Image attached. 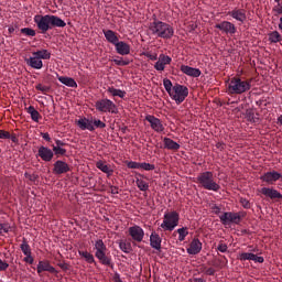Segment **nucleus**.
<instances>
[{"label": "nucleus", "instance_id": "12", "mask_svg": "<svg viewBox=\"0 0 282 282\" xmlns=\"http://www.w3.org/2000/svg\"><path fill=\"white\" fill-rule=\"evenodd\" d=\"M172 61L173 58H171V56L161 54L154 64V69H156V72H164L166 65H171Z\"/></svg>", "mask_w": 282, "mask_h": 282}, {"label": "nucleus", "instance_id": "46", "mask_svg": "<svg viewBox=\"0 0 282 282\" xmlns=\"http://www.w3.org/2000/svg\"><path fill=\"white\" fill-rule=\"evenodd\" d=\"M93 124H94V129H105V127H107V124L102 122L100 119L94 120Z\"/></svg>", "mask_w": 282, "mask_h": 282}, {"label": "nucleus", "instance_id": "11", "mask_svg": "<svg viewBox=\"0 0 282 282\" xmlns=\"http://www.w3.org/2000/svg\"><path fill=\"white\" fill-rule=\"evenodd\" d=\"M145 120L150 123L151 129L156 133H162V131H164V124H162V121L155 116L148 115L145 116Z\"/></svg>", "mask_w": 282, "mask_h": 282}, {"label": "nucleus", "instance_id": "31", "mask_svg": "<svg viewBox=\"0 0 282 282\" xmlns=\"http://www.w3.org/2000/svg\"><path fill=\"white\" fill-rule=\"evenodd\" d=\"M107 91L108 94H110V96H117L118 98H124V96H127V93L124 90L115 87H108Z\"/></svg>", "mask_w": 282, "mask_h": 282}, {"label": "nucleus", "instance_id": "62", "mask_svg": "<svg viewBox=\"0 0 282 282\" xmlns=\"http://www.w3.org/2000/svg\"><path fill=\"white\" fill-rule=\"evenodd\" d=\"M213 210H214V213L217 214V213H219L221 209H220L218 206H214V207H213Z\"/></svg>", "mask_w": 282, "mask_h": 282}, {"label": "nucleus", "instance_id": "45", "mask_svg": "<svg viewBox=\"0 0 282 282\" xmlns=\"http://www.w3.org/2000/svg\"><path fill=\"white\" fill-rule=\"evenodd\" d=\"M142 171H155V165L151 163L143 162L141 163Z\"/></svg>", "mask_w": 282, "mask_h": 282}, {"label": "nucleus", "instance_id": "6", "mask_svg": "<svg viewBox=\"0 0 282 282\" xmlns=\"http://www.w3.org/2000/svg\"><path fill=\"white\" fill-rule=\"evenodd\" d=\"M95 257L102 263V265H111V259L107 257V246L102 239L95 241Z\"/></svg>", "mask_w": 282, "mask_h": 282}, {"label": "nucleus", "instance_id": "14", "mask_svg": "<svg viewBox=\"0 0 282 282\" xmlns=\"http://www.w3.org/2000/svg\"><path fill=\"white\" fill-rule=\"evenodd\" d=\"M129 235L133 239V241H138L140 243V241L144 239V229H142V227L138 225H134L129 228Z\"/></svg>", "mask_w": 282, "mask_h": 282}, {"label": "nucleus", "instance_id": "40", "mask_svg": "<svg viewBox=\"0 0 282 282\" xmlns=\"http://www.w3.org/2000/svg\"><path fill=\"white\" fill-rule=\"evenodd\" d=\"M163 86L165 91H167L169 95L173 91V83L171 82V79L169 78L163 79Z\"/></svg>", "mask_w": 282, "mask_h": 282}, {"label": "nucleus", "instance_id": "49", "mask_svg": "<svg viewBox=\"0 0 282 282\" xmlns=\"http://www.w3.org/2000/svg\"><path fill=\"white\" fill-rule=\"evenodd\" d=\"M10 268L8 261L0 259V272H6Z\"/></svg>", "mask_w": 282, "mask_h": 282}, {"label": "nucleus", "instance_id": "35", "mask_svg": "<svg viewBox=\"0 0 282 282\" xmlns=\"http://www.w3.org/2000/svg\"><path fill=\"white\" fill-rule=\"evenodd\" d=\"M135 184L140 191L142 192L149 191V183H147V181L144 180L137 178Z\"/></svg>", "mask_w": 282, "mask_h": 282}, {"label": "nucleus", "instance_id": "41", "mask_svg": "<svg viewBox=\"0 0 282 282\" xmlns=\"http://www.w3.org/2000/svg\"><path fill=\"white\" fill-rule=\"evenodd\" d=\"M246 118L249 122H259V117L253 111H247Z\"/></svg>", "mask_w": 282, "mask_h": 282}, {"label": "nucleus", "instance_id": "22", "mask_svg": "<svg viewBox=\"0 0 282 282\" xmlns=\"http://www.w3.org/2000/svg\"><path fill=\"white\" fill-rule=\"evenodd\" d=\"M117 54H120L121 56H127L131 54V46L127 44L126 42L119 41L115 44Z\"/></svg>", "mask_w": 282, "mask_h": 282}, {"label": "nucleus", "instance_id": "19", "mask_svg": "<svg viewBox=\"0 0 282 282\" xmlns=\"http://www.w3.org/2000/svg\"><path fill=\"white\" fill-rule=\"evenodd\" d=\"M181 72L186 74V76H191L192 78H199L202 76V70H199V68H194L188 65H182Z\"/></svg>", "mask_w": 282, "mask_h": 282}, {"label": "nucleus", "instance_id": "18", "mask_svg": "<svg viewBox=\"0 0 282 282\" xmlns=\"http://www.w3.org/2000/svg\"><path fill=\"white\" fill-rule=\"evenodd\" d=\"M53 173H55V175L69 173V165L65 161H56L54 163Z\"/></svg>", "mask_w": 282, "mask_h": 282}, {"label": "nucleus", "instance_id": "56", "mask_svg": "<svg viewBox=\"0 0 282 282\" xmlns=\"http://www.w3.org/2000/svg\"><path fill=\"white\" fill-rule=\"evenodd\" d=\"M240 204L243 208H250V200L246 198H240Z\"/></svg>", "mask_w": 282, "mask_h": 282}, {"label": "nucleus", "instance_id": "58", "mask_svg": "<svg viewBox=\"0 0 282 282\" xmlns=\"http://www.w3.org/2000/svg\"><path fill=\"white\" fill-rule=\"evenodd\" d=\"M41 135L43 140H46V142H50V140H52V138L50 137V133L47 132H42Z\"/></svg>", "mask_w": 282, "mask_h": 282}, {"label": "nucleus", "instance_id": "61", "mask_svg": "<svg viewBox=\"0 0 282 282\" xmlns=\"http://www.w3.org/2000/svg\"><path fill=\"white\" fill-rule=\"evenodd\" d=\"M110 192L112 195H118V187H110Z\"/></svg>", "mask_w": 282, "mask_h": 282}, {"label": "nucleus", "instance_id": "33", "mask_svg": "<svg viewBox=\"0 0 282 282\" xmlns=\"http://www.w3.org/2000/svg\"><path fill=\"white\" fill-rule=\"evenodd\" d=\"M26 111L28 113H30L31 120H33V122H39V119L41 118V113L37 112L34 106H29L26 108Z\"/></svg>", "mask_w": 282, "mask_h": 282}, {"label": "nucleus", "instance_id": "2", "mask_svg": "<svg viewBox=\"0 0 282 282\" xmlns=\"http://www.w3.org/2000/svg\"><path fill=\"white\" fill-rule=\"evenodd\" d=\"M149 30L151 34L158 36L159 39H173V35L175 34V30L173 26H171V24L160 20H155L154 22L150 23Z\"/></svg>", "mask_w": 282, "mask_h": 282}, {"label": "nucleus", "instance_id": "30", "mask_svg": "<svg viewBox=\"0 0 282 282\" xmlns=\"http://www.w3.org/2000/svg\"><path fill=\"white\" fill-rule=\"evenodd\" d=\"M33 56H36L41 61L42 59L50 61V58L52 57V53H50V51L47 50H40V51L33 52Z\"/></svg>", "mask_w": 282, "mask_h": 282}, {"label": "nucleus", "instance_id": "48", "mask_svg": "<svg viewBox=\"0 0 282 282\" xmlns=\"http://www.w3.org/2000/svg\"><path fill=\"white\" fill-rule=\"evenodd\" d=\"M142 55L149 58L150 61H158V53L152 54L151 52H143Z\"/></svg>", "mask_w": 282, "mask_h": 282}, {"label": "nucleus", "instance_id": "15", "mask_svg": "<svg viewBox=\"0 0 282 282\" xmlns=\"http://www.w3.org/2000/svg\"><path fill=\"white\" fill-rule=\"evenodd\" d=\"M37 155L44 162H52V160L54 159V152L52 151V149L47 147H40L37 151Z\"/></svg>", "mask_w": 282, "mask_h": 282}, {"label": "nucleus", "instance_id": "43", "mask_svg": "<svg viewBox=\"0 0 282 282\" xmlns=\"http://www.w3.org/2000/svg\"><path fill=\"white\" fill-rule=\"evenodd\" d=\"M21 33L25 34V36H36V31H34V29H30V28L21 29Z\"/></svg>", "mask_w": 282, "mask_h": 282}, {"label": "nucleus", "instance_id": "23", "mask_svg": "<svg viewBox=\"0 0 282 282\" xmlns=\"http://www.w3.org/2000/svg\"><path fill=\"white\" fill-rule=\"evenodd\" d=\"M26 64L33 69H43V61L36 55H32L30 58H28Z\"/></svg>", "mask_w": 282, "mask_h": 282}, {"label": "nucleus", "instance_id": "39", "mask_svg": "<svg viewBox=\"0 0 282 282\" xmlns=\"http://www.w3.org/2000/svg\"><path fill=\"white\" fill-rule=\"evenodd\" d=\"M20 248L24 256L32 254V249L30 248V245L28 243V241L24 240L21 243Z\"/></svg>", "mask_w": 282, "mask_h": 282}, {"label": "nucleus", "instance_id": "8", "mask_svg": "<svg viewBox=\"0 0 282 282\" xmlns=\"http://www.w3.org/2000/svg\"><path fill=\"white\" fill-rule=\"evenodd\" d=\"M95 108L99 113H118V106L111 99H99L95 102Z\"/></svg>", "mask_w": 282, "mask_h": 282}, {"label": "nucleus", "instance_id": "9", "mask_svg": "<svg viewBox=\"0 0 282 282\" xmlns=\"http://www.w3.org/2000/svg\"><path fill=\"white\" fill-rule=\"evenodd\" d=\"M219 219L224 226H230V224H239L241 216L237 213L226 212L219 216Z\"/></svg>", "mask_w": 282, "mask_h": 282}, {"label": "nucleus", "instance_id": "17", "mask_svg": "<svg viewBox=\"0 0 282 282\" xmlns=\"http://www.w3.org/2000/svg\"><path fill=\"white\" fill-rule=\"evenodd\" d=\"M260 193L264 195V197H269V199H282V193L270 187H262Z\"/></svg>", "mask_w": 282, "mask_h": 282}, {"label": "nucleus", "instance_id": "55", "mask_svg": "<svg viewBox=\"0 0 282 282\" xmlns=\"http://www.w3.org/2000/svg\"><path fill=\"white\" fill-rule=\"evenodd\" d=\"M23 261L25 263H30V265H32V263H34V258H32V254H26V256H24Z\"/></svg>", "mask_w": 282, "mask_h": 282}, {"label": "nucleus", "instance_id": "63", "mask_svg": "<svg viewBox=\"0 0 282 282\" xmlns=\"http://www.w3.org/2000/svg\"><path fill=\"white\" fill-rule=\"evenodd\" d=\"M279 29L282 30V17L280 18Z\"/></svg>", "mask_w": 282, "mask_h": 282}, {"label": "nucleus", "instance_id": "13", "mask_svg": "<svg viewBox=\"0 0 282 282\" xmlns=\"http://www.w3.org/2000/svg\"><path fill=\"white\" fill-rule=\"evenodd\" d=\"M216 30H220V32H224L225 34H236L237 33V26L232 24V22L229 21H223L215 25Z\"/></svg>", "mask_w": 282, "mask_h": 282}, {"label": "nucleus", "instance_id": "50", "mask_svg": "<svg viewBox=\"0 0 282 282\" xmlns=\"http://www.w3.org/2000/svg\"><path fill=\"white\" fill-rule=\"evenodd\" d=\"M24 177L26 180H30V182H36V180H39V175L36 174H30L28 172L24 173Z\"/></svg>", "mask_w": 282, "mask_h": 282}, {"label": "nucleus", "instance_id": "38", "mask_svg": "<svg viewBox=\"0 0 282 282\" xmlns=\"http://www.w3.org/2000/svg\"><path fill=\"white\" fill-rule=\"evenodd\" d=\"M177 232H178V241H184V239L188 237V229L186 227L178 228Z\"/></svg>", "mask_w": 282, "mask_h": 282}, {"label": "nucleus", "instance_id": "54", "mask_svg": "<svg viewBox=\"0 0 282 282\" xmlns=\"http://www.w3.org/2000/svg\"><path fill=\"white\" fill-rule=\"evenodd\" d=\"M127 166H128V169H141V163L130 161V162H128Z\"/></svg>", "mask_w": 282, "mask_h": 282}, {"label": "nucleus", "instance_id": "27", "mask_svg": "<svg viewBox=\"0 0 282 282\" xmlns=\"http://www.w3.org/2000/svg\"><path fill=\"white\" fill-rule=\"evenodd\" d=\"M41 272H56V269L50 264V262L40 261L37 264V274Z\"/></svg>", "mask_w": 282, "mask_h": 282}, {"label": "nucleus", "instance_id": "25", "mask_svg": "<svg viewBox=\"0 0 282 282\" xmlns=\"http://www.w3.org/2000/svg\"><path fill=\"white\" fill-rule=\"evenodd\" d=\"M77 124L79 127V129H82V131L88 130V131H94V121L89 120V119H79L77 121Z\"/></svg>", "mask_w": 282, "mask_h": 282}, {"label": "nucleus", "instance_id": "37", "mask_svg": "<svg viewBox=\"0 0 282 282\" xmlns=\"http://www.w3.org/2000/svg\"><path fill=\"white\" fill-rule=\"evenodd\" d=\"M112 63L116 65H119L121 67H124V66L129 65L131 63V61H129V58L117 57V58L112 59Z\"/></svg>", "mask_w": 282, "mask_h": 282}, {"label": "nucleus", "instance_id": "24", "mask_svg": "<svg viewBox=\"0 0 282 282\" xmlns=\"http://www.w3.org/2000/svg\"><path fill=\"white\" fill-rule=\"evenodd\" d=\"M150 246L151 248H154V250H161L162 248V238H160V235L158 232H152L150 236Z\"/></svg>", "mask_w": 282, "mask_h": 282}, {"label": "nucleus", "instance_id": "59", "mask_svg": "<svg viewBox=\"0 0 282 282\" xmlns=\"http://www.w3.org/2000/svg\"><path fill=\"white\" fill-rule=\"evenodd\" d=\"M206 274H207L208 276H213V274H215V269H213V268L207 269V270H206Z\"/></svg>", "mask_w": 282, "mask_h": 282}, {"label": "nucleus", "instance_id": "44", "mask_svg": "<svg viewBox=\"0 0 282 282\" xmlns=\"http://www.w3.org/2000/svg\"><path fill=\"white\" fill-rule=\"evenodd\" d=\"M12 230V227L8 223L0 224V235H3V232H10Z\"/></svg>", "mask_w": 282, "mask_h": 282}, {"label": "nucleus", "instance_id": "57", "mask_svg": "<svg viewBox=\"0 0 282 282\" xmlns=\"http://www.w3.org/2000/svg\"><path fill=\"white\" fill-rule=\"evenodd\" d=\"M219 252H227L228 246L226 243H220L217 248Z\"/></svg>", "mask_w": 282, "mask_h": 282}, {"label": "nucleus", "instance_id": "10", "mask_svg": "<svg viewBox=\"0 0 282 282\" xmlns=\"http://www.w3.org/2000/svg\"><path fill=\"white\" fill-rule=\"evenodd\" d=\"M228 17H231V19L238 21V23H246V21L248 20L246 9L235 8L228 12Z\"/></svg>", "mask_w": 282, "mask_h": 282}, {"label": "nucleus", "instance_id": "34", "mask_svg": "<svg viewBox=\"0 0 282 282\" xmlns=\"http://www.w3.org/2000/svg\"><path fill=\"white\" fill-rule=\"evenodd\" d=\"M79 257H83L87 263H95L96 259L94 258V254L89 253L88 251H78Z\"/></svg>", "mask_w": 282, "mask_h": 282}, {"label": "nucleus", "instance_id": "5", "mask_svg": "<svg viewBox=\"0 0 282 282\" xmlns=\"http://www.w3.org/2000/svg\"><path fill=\"white\" fill-rule=\"evenodd\" d=\"M178 224H180V214H177V212H170L164 214L161 228H163V230H169L170 232H172V230H175V228H177Z\"/></svg>", "mask_w": 282, "mask_h": 282}, {"label": "nucleus", "instance_id": "26", "mask_svg": "<svg viewBox=\"0 0 282 282\" xmlns=\"http://www.w3.org/2000/svg\"><path fill=\"white\" fill-rule=\"evenodd\" d=\"M163 144L164 149H167L169 151H180V143L175 142L171 138H164Z\"/></svg>", "mask_w": 282, "mask_h": 282}, {"label": "nucleus", "instance_id": "3", "mask_svg": "<svg viewBox=\"0 0 282 282\" xmlns=\"http://www.w3.org/2000/svg\"><path fill=\"white\" fill-rule=\"evenodd\" d=\"M197 184L205 188V191H213L214 193H218L221 189V185L215 182V175L213 172H203L196 177Z\"/></svg>", "mask_w": 282, "mask_h": 282}, {"label": "nucleus", "instance_id": "51", "mask_svg": "<svg viewBox=\"0 0 282 282\" xmlns=\"http://www.w3.org/2000/svg\"><path fill=\"white\" fill-rule=\"evenodd\" d=\"M35 88L37 89V91H42L43 94H46V91H50V87L43 84H37Z\"/></svg>", "mask_w": 282, "mask_h": 282}, {"label": "nucleus", "instance_id": "1", "mask_svg": "<svg viewBox=\"0 0 282 282\" xmlns=\"http://www.w3.org/2000/svg\"><path fill=\"white\" fill-rule=\"evenodd\" d=\"M33 21L36 23L37 29L42 32V34H45V32L52 30L53 28H65V25H67L63 19L50 14H36L34 15Z\"/></svg>", "mask_w": 282, "mask_h": 282}, {"label": "nucleus", "instance_id": "32", "mask_svg": "<svg viewBox=\"0 0 282 282\" xmlns=\"http://www.w3.org/2000/svg\"><path fill=\"white\" fill-rule=\"evenodd\" d=\"M96 166L97 169H99V171H101L102 173H106V175H111V173H113V170H111V167H109V165H107L102 161H98L96 163Z\"/></svg>", "mask_w": 282, "mask_h": 282}, {"label": "nucleus", "instance_id": "53", "mask_svg": "<svg viewBox=\"0 0 282 282\" xmlns=\"http://www.w3.org/2000/svg\"><path fill=\"white\" fill-rule=\"evenodd\" d=\"M0 140H10V132L0 130Z\"/></svg>", "mask_w": 282, "mask_h": 282}, {"label": "nucleus", "instance_id": "4", "mask_svg": "<svg viewBox=\"0 0 282 282\" xmlns=\"http://www.w3.org/2000/svg\"><path fill=\"white\" fill-rule=\"evenodd\" d=\"M252 88V80H243L239 77H232L228 84L229 94H246Z\"/></svg>", "mask_w": 282, "mask_h": 282}, {"label": "nucleus", "instance_id": "21", "mask_svg": "<svg viewBox=\"0 0 282 282\" xmlns=\"http://www.w3.org/2000/svg\"><path fill=\"white\" fill-rule=\"evenodd\" d=\"M202 241L199 239L194 238L187 248V254H199L202 252Z\"/></svg>", "mask_w": 282, "mask_h": 282}, {"label": "nucleus", "instance_id": "60", "mask_svg": "<svg viewBox=\"0 0 282 282\" xmlns=\"http://www.w3.org/2000/svg\"><path fill=\"white\" fill-rule=\"evenodd\" d=\"M55 144H56L55 147H61V148L65 147V142H63L61 140H56Z\"/></svg>", "mask_w": 282, "mask_h": 282}, {"label": "nucleus", "instance_id": "47", "mask_svg": "<svg viewBox=\"0 0 282 282\" xmlns=\"http://www.w3.org/2000/svg\"><path fill=\"white\" fill-rule=\"evenodd\" d=\"M53 151L55 155H65L67 153V150L61 147H53Z\"/></svg>", "mask_w": 282, "mask_h": 282}, {"label": "nucleus", "instance_id": "64", "mask_svg": "<svg viewBox=\"0 0 282 282\" xmlns=\"http://www.w3.org/2000/svg\"><path fill=\"white\" fill-rule=\"evenodd\" d=\"M9 32H14V29H9Z\"/></svg>", "mask_w": 282, "mask_h": 282}, {"label": "nucleus", "instance_id": "7", "mask_svg": "<svg viewBox=\"0 0 282 282\" xmlns=\"http://www.w3.org/2000/svg\"><path fill=\"white\" fill-rule=\"evenodd\" d=\"M169 96L176 105H182L188 98V87L176 84L173 86L172 93Z\"/></svg>", "mask_w": 282, "mask_h": 282}, {"label": "nucleus", "instance_id": "16", "mask_svg": "<svg viewBox=\"0 0 282 282\" xmlns=\"http://www.w3.org/2000/svg\"><path fill=\"white\" fill-rule=\"evenodd\" d=\"M260 180L262 182H265L267 184H274V182H278V180H282V175L279 172H267L262 176H260Z\"/></svg>", "mask_w": 282, "mask_h": 282}, {"label": "nucleus", "instance_id": "42", "mask_svg": "<svg viewBox=\"0 0 282 282\" xmlns=\"http://www.w3.org/2000/svg\"><path fill=\"white\" fill-rule=\"evenodd\" d=\"M119 248L126 254H129V252H131V245H129V243H127L124 241H120L119 242Z\"/></svg>", "mask_w": 282, "mask_h": 282}, {"label": "nucleus", "instance_id": "36", "mask_svg": "<svg viewBox=\"0 0 282 282\" xmlns=\"http://www.w3.org/2000/svg\"><path fill=\"white\" fill-rule=\"evenodd\" d=\"M270 43H279L281 41V34L279 31H273L269 34Z\"/></svg>", "mask_w": 282, "mask_h": 282}, {"label": "nucleus", "instance_id": "52", "mask_svg": "<svg viewBox=\"0 0 282 282\" xmlns=\"http://www.w3.org/2000/svg\"><path fill=\"white\" fill-rule=\"evenodd\" d=\"M275 2L278 3L276 6H274L273 11H275L276 14H282V3L280 0H275Z\"/></svg>", "mask_w": 282, "mask_h": 282}, {"label": "nucleus", "instance_id": "20", "mask_svg": "<svg viewBox=\"0 0 282 282\" xmlns=\"http://www.w3.org/2000/svg\"><path fill=\"white\" fill-rule=\"evenodd\" d=\"M240 261H254V263H263L265 261L263 257H259L254 253L242 252L239 254Z\"/></svg>", "mask_w": 282, "mask_h": 282}, {"label": "nucleus", "instance_id": "29", "mask_svg": "<svg viewBox=\"0 0 282 282\" xmlns=\"http://www.w3.org/2000/svg\"><path fill=\"white\" fill-rule=\"evenodd\" d=\"M104 36L108 43H111L112 45H116L120 40L118 39V35H116V32L111 30L104 31Z\"/></svg>", "mask_w": 282, "mask_h": 282}, {"label": "nucleus", "instance_id": "28", "mask_svg": "<svg viewBox=\"0 0 282 282\" xmlns=\"http://www.w3.org/2000/svg\"><path fill=\"white\" fill-rule=\"evenodd\" d=\"M57 80H59V83H62V85H65L66 87H72V88H76L78 87V84L76 83V80L72 77H67V76H57Z\"/></svg>", "mask_w": 282, "mask_h": 282}]
</instances>
